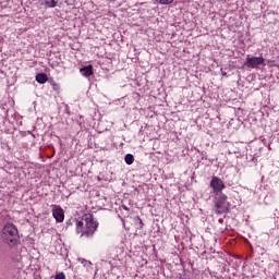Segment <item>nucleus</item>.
<instances>
[{
	"label": "nucleus",
	"mask_w": 279,
	"mask_h": 279,
	"mask_svg": "<svg viewBox=\"0 0 279 279\" xmlns=\"http://www.w3.org/2000/svg\"><path fill=\"white\" fill-rule=\"evenodd\" d=\"M210 186L213 187V192L217 195H221V191L226 189V184L219 177H213L210 181Z\"/></svg>",
	"instance_id": "nucleus-5"
},
{
	"label": "nucleus",
	"mask_w": 279,
	"mask_h": 279,
	"mask_svg": "<svg viewBox=\"0 0 279 279\" xmlns=\"http://www.w3.org/2000/svg\"><path fill=\"white\" fill-rule=\"evenodd\" d=\"M158 3L162 5H169V3H173V0H156Z\"/></svg>",
	"instance_id": "nucleus-12"
},
{
	"label": "nucleus",
	"mask_w": 279,
	"mask_h": 279,
	"mask_svg": "<svg viewBox=\"0 0 279 279\" xmlns=\"http://www.w3.org/2000/svg\"><path fill=\"white\" fill-rule=\"evenodd\" d=\"M54 279H66V276L64 275V272H59L56 275Z\"/></svg>",
	"instance_id": "nucleus-13"
},
{
	"label": "nucleus",
	"mask_w": 279,
	"mask_h": 279,
	"mask_svg": "<svg viewBox=\"0 0 279 279\" xmlns=\"http://www.w3.org/2000/svg\"><path fill=\"white\" fill-rule=\"evenodd\" d=\"M140 223L143 226V220L140 219Z\"/></svg>",
	"instance_id": "nucleus-17"
},
{
	"label": "nucleus",
	"mask_w": 279,
	"mask_h": 279,
	"mask_svg": "<svg viewBox=\"0 0 279 279\" xmlns=\"http://www.w3.org/2000/svg\"><path fill=\"white\" fill-rule=\"evenodd\" d=\"M216 195L214 206L216 214L223 215L225 213H230V202H228V196L223 193Z\"/></svg>",
	"instance_id": "nucleus-2"
},
{
	"label": "nucleus",
	"mask_w": 279,
	"mask_h": 279,
	"mask_svg": "<svg viewBox=\"0 0 279 279\" xmlns=\"http://www.w3.org/2000/svg\"><path fill=\"white\" fill-rule=\"evenodd\" d=\"M53 90H60V85L58 83L51 84Z\"/></svg>",
	"instance_id": "nucleus-14"
},
{
	"label": "nucleus",
	"mask_w": 279,
	"mask_h": 279,
	"mask_svg": "<svg viewBox=\"0 0 279 279\" xmlns=\"http://www.w3.org/2000/svg\"><path fill=\"white\" fill-rule=\"evenodd\" d=\"M45 4L47 8H56L58 5V1L56 0H45Z\"/></svg>",
	"instance_id": "nucleus-11"
},
{
	"label": "nucleus",
	"mask_w": 279,
	"mask_h": 279,
	"mask_svg": "<svg viewBox=\"0 0 279 279\" xmlns=\"http://www.w3.org/2000/svg\"><path fill=\"white\" fill-rule=\"evenodd\" d=\"M80 73H82L84 77H90V75H93V65H87L85 68H82L80 70Z\"/></svg>",
	"instance_id": "nucleus-8"
},
{
	"label": "nucleus",
	"mask_w": 279,
	"mask_h": 279,
	"mask_svg": "<svg viewBox=\"0 0 279 279\" xmlns=\"http://www.w3.org/2000/svg\"><path fill=\"white\" fill-rule=\"evenodd\" d=\"M76 232L81 234V236L86 235V225H84V221L76 220Z\"/></svg>",
	"instance_id": "nucleus-7"
},
{
	"label": "nucleus",
	"mask_w": 279,
	"mask_h": 279,
	"mask_svg": "<svg viewBox=\"0 0 279 279\" xmlns=\"http://www.w3.org/2000/svg\"><path fill=\"white\" fill-rule=\"evenodd\" d=\"M85 222V236H93L95 234V231L97 230V223L95 222V219L92 215H85L84 218Z\"/></svg>",
	"instance_id": "nucleus-3"
},
{
	"label": "nucleus",
	"mask_w": 279,
	"mask_h": 279,
	"mask_svg": "<svg viewBox=\"0 0 279 279\" xmlns=\"http://www.w3.org/2000/svg\"><path fill=\"white\" fill-rule=\"evenodd\" d=\"M245 66H247V69H258V66H265V58L247 56Z\"/></svg>",
	"instance_id": "nucleus-4"
},
{
	"label": "nucleus",
	"mask_w": 279,
	"mask_h": 279,
	"mask_svg": "<svg viewBox=\"0 0 279 279\" xmlns=\"http://www.w3.org/2000/svg\"><path fill=\"white\" fill-rule=\"evenodd\" d=\"M122 208H123L124 210H129L126 206H122Z\"/></svg>",
	"instance_id": "nucleus-15"
},
{
	"label": "nucleus",
	"mask_w": 279,
	"mask_h": 279,
	"mask_svg": "<svg viewBox=\"0 0 279 279\" xmlns=\"http://www.w3.org/2000/svg\"><path fill=\"white\" fill-rule=\"evenodd\" d=\"M52 216L58 221V223H62L64 221V209L61 207H57L52 210Z\"/></svg>",
	"instance_id": "nucleus-6"
},
{
	"label": "nucleus",
	"mask_w": 279,
	"mask_h": 279,
	"mask_svg": "<svg viewBox=\"0 0 279 279\" xmlns=\"http://www.w3.org/2000/svg\"><path fill=\"white\" fill-rule=\"evenodd\" d=\"M222 75L226 77V75H228V73H226V72H222Z\"/></svg>",
	"instance_id": "nucleus-16"
},
{
	"label": "nucleus",
	"mask_w": 279,
	"mask_h": 279,
	"mask_svg": "<svg viewBox=\"0 0 279 279\" xmlns=\"http://www.w3.org/2000/svg\"><path fill=\"white\" fill-rule=\"evenodd\" d=\"M124 160L126 165H134V155L132 154L125 155Z\"/></svg>",
	"instance_id": "nucleus-10"
},
{
	"label": "nucleus",
	"mask_w": 279,
	"mask_h": 279,
	"mask_svg": "<svg viewBox=\"0 0 279 279\" xmlns=\"http://www.w3.org/2000/svg\"><path fill=\"white\" fill-rule=\"evenodd\" d=\"M35 80L38 84H45L48 82L49 77L45 73H39L36 75Z\"/></svg>",
	"instance_id": "nucleus-9"
},
{
	"label": "nucleus",
	"mask_w": 279,
	"mask_h": 279,
	"mask_svg": "<svg viewBox=\"0 0 279 279\" xmlns=\"http://www.w3.org/2000/svg\"><path fill=\"white\" fill-rule=\"evenodd\" d=\"M2 239L8 245H16L19 229L12 223H7L2 229Z\"/></svg>",
	"instance_id": "nucleus-1"
}]
</instances>
